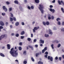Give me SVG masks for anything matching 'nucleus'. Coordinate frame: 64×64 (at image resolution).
Masks as SVG:
<instances>
[{"instance_id": "obj_1", "label": "nucleus", "mask_w": 64, "mask_h": 64, "mask_svg": "<svg viewBox=\"0 0 64 64\" xmlns=\"http://www.w3.org/2000/svg\"><path fill=\"white\" fill-rule=\"evenodd\" d=\"M14 48H12L10 49V53L11 54L13 57H16L18 55V52H17V50L14 51Z\"/></svg>"}, {"instance_id": "obj_2", "label": "nucleus", "mask_w": 64, "mask_h": 64, "mask_svg": "<svg viewBox=\"0 0 64 64\" xmlns=\"http://www.w3.org/2000/svg\"><path fill=\"white\" fill-rule=\"evenodd\" d=\"M7 36L6 34H4L0 36V40H1L2 39L4 38L5 37V39H6L7 38Z\"/></svg>"}, {"instance_id": "obj_3", "label": "nucleus", "mask_w": 64, "mask_h": 64, "mask_svg": "<svg viewBox=\"0 0 64 64\" xmlns=\"http://www.w3.org/2000/svg\"><path fill=\"white\" fill-rule=\"evenodd\" d=\"M38 29H39V26L34 27V28L33 29V32L35 33V32H36V30H37Z\"/></svg>"}, {"instance_id": "obj_4", "label": "nucleus", "mask_w": 64, "mask_h": 64, "mask_svg": "<svg viewBox=\"0 0 64 64\" xmlns=\"http://www.w3.org/2000/svg\"><path fill=\"white\" fill-rule=\"evenodd\" d=\"M43 8H44V7H43V6L42 5L40 4V10L42 14H43V12L44 11L42 9H43Z\"/></svg>"}, {"instance_id": "obj_5", "label": "nucleus", "mask_w": 64, "mask_h": 64, "mask_svg": "<svg viewBox=\"0 0 64 64\" xmlns=\"http://www.w3.org/2000/svg\"><path fill=\"white\" fill-rule=\"evenodd\" d=\"M48 60H50L51 61H53V58L51 56H48Z\"/></svg>"}, {"instance_id": "obj_6", "label": "nucleus", "mask_w": 64, "mask_h": 64, "mask_svg": "<svg viewBox=\"0 0 64 64\" xmlns=\"http://www.w3.org/2000/svg\"><path fill=\"white\" fill-rule=\"evenodd\" d=\"M2 8L3 10L5 11V12H7V9L6 8V7L5 6H3Z\"/></svg>"}, {"instance_id": "obj_7", "label": "nucleus", "mask_w": 64, "mask_h": 64, "mask_svg": "<svg viewBox=\"0 0 64 64\" xmlns=\"http://www.w3.org/2000/svg\"><path fill=\"white\" fill-rule=\"evenodd\" d=\"M50 11H51V12H52V13H54V12H55V10L54 9H52V8H50Z\"/></svg>"}, {"instance_id": "obj_8", "label": "nucleus", "mask_w": 64, "mask_h": 64, "mask_svg": "<svg viewBox=\"0 0 64 64\" xmlns=\"http://www.w3.org/2000/svg\"><path fill=\"white\" fill-rule=\"evenodd\" d=\"M0 25H1V26H3L4 25V22H3L2 21H0Z\"/></svg>"}, {"instance_id": "obj_9", "label": "nucleus", "mask_w": 64, "mask_h": 64, "mask_svg": "<svg viewBox=\"0 0 64 64\" xmlns=\"http://www.w3.org/2000/svg\"><path fill=\"white\" fill-rule=\"evenodd\" d=\"M48 31L49 32H50V33H49V34H50V35H52V34H53V33L51 32V30H49Z\"/></svg>"}, {"instance_id": "obj_10", "label": "nucleus", "mask_w": 64, "mask_h": 64, "mask_svg": "<svg viewBox=\"0 0 64 64\" xmlns=\"http://www.w3.org/2000/svg\"><path fill=\"white\" fill-rule=\"evenodd\" d=\"M40 43H42V44H44V40H40Z\"/></svg>"}, {"instance_id": "obj_11", "label": "nucleus", "mask_w": 64, "mask_h": 64, "mask_svg": "<svg viewBox=\"0 0 64 64\" xmlns=\"http://www.w3.org/2000/svg\"><path fill=\"white\" fill-rule=\"evenodd\" d=\"M35 2L36 3H39V0H34Z\"/></svg>"}, {"instance_id": "obj_12", "label": "nucleus", "mask_w": 64, "mask_h": 64, "mask_svg": "<svg viewBox=\"0 0 64 64\" xmlns=\"http://www.w3.org/2000/svg\"><path fill=\"white\" fill-rule=\"evenodd\" d=\"M24 34H25V32L24 31H22L20 33L21 35H23Z\"/></svg>"}, {"instance_id": "obj_13", "label": "nucleus", "mask_w": 64, "mask_h": 64, "mask_svg": "<svg viewBox=\"0 0 64 64\" xmlns=\"http://www.w3.org/2000/svg\"><path fill=\"white\" fill-rule=\"evenodd\" d=\"M7 46L8 49H10V45L9 44H8L7 45Z\"/></svg>"}, {"instance_id": "obj_14", "label": "nucleus", "mask_w": 64, "mask_h": 64, "mask_svg": "<svg viewBox=\"0 0 64 64\" xmlns=\"http://www.w3.org/2000/svg\"><path fill=\"white\" fill-rule=\"evenodd\" d=\"M14 3H15V4H18L19 3L18 1H17V0L14 1Z\"/></svg>"}, {"instance_id": "obj_15", "label": "nucleus", "mask_w": 64, "mask_h": 64, "mask_svg": "<svg viewBox=\"0 0 64 64\" xmlns=\"http://www.w3.org/2000/svg\"><path fill=\"white\" fill-rule=\"evenodd\" d=\"M0 55L2 57H4L5 56V55H4V54H2V53H0Z\"/></svg>"}, {"instance_id": "obj_16", "label": "nucleus", "mask_w": 64, "mask_h": 64, "mask_svg": "<svg viewBox=\"0 0 64 64\" xmlns=\"http://www.w3.org/2000/svg\"><path fill=\"white\" fill-rule=\"evenodd\" d=\"M28 46L29 48H31L32 50H33V46H31L30 45H28Z\"/></svg>"}, {"instance_id": "obj_17", "label": "nucleus", "mask_w": 64, "mask_h": 64, "mask_svg": "<svg viewBox=\"0 0 64 64\" xmlns=\"http://www.w3.org/2000/svg\"><path fill=\"white\" fill-rule=\"evenodd\" d=\"M19 24V23L18 22H16L15 24L16 26H18Z\"/></svg>"}, {"instance_id": "obj_18", "label": "nucleus", "mask_w": 64, "mask_h": 64, "mask_svg": "<svg viewBox=\"0 0 64 64\" xmlns=\"http://www.w3.org/2000/svg\"><path fill=\"white\" fill-rule=\"evenodd\" d=\"M25 60H24V64H27V61H26Z\"/></svg>"}, {"instance_id": "obj_19", "label": "nucleus", "mask_w": 64, "mask_h": 64, "mask_svg": "<svg viewBox=\"0 0 64 64\" xmlns=\"http://www.w3.org/2000/svg\"><path fill=\"white\" fill-rule=\"evenodd\" d=\"M10 21H11V22H12L13 20V18H12L11 17L10 18Z\"/></svg>"}, {"instance_id": "obj_20", "label": "nucleus", "mask_w": 64, "mask_h": 64, "mask_svg": "<svg viewBox=\"0 0 64 64\" xmlns=\"http://www.w3.org/2000/svg\"><path fill=\"white\" fill-rule=\"evenodd\" d=\"M12 10V7H11L10 8H9V12H10Z\"/></svg>"}, {"instance_id": "obj_21", "label": "nucleus", "mask_w": 64, "mask_h": 64, "mask_svg": "<svg viewBox=\"0 0 64 64\" xmlns=\"http://www.w3.org/2000/svg\"><path fill=\"white\" fill-rule=\"evenodd\" d=\"M6 3L7 5H9L10 4V2H6Z\"/></svg>"}, {"instance_id": "obj_22", "label": "nucleus", "mask_w": 64, "mask_h": 64, "mask_svg": "<svg viewBox=\"0 0 64 64\" xmlns=\"http://www.w3.org/2000/svg\"><path fill=\"white\" fill-rule=\"evenodd\" d=\"M31 60L32 61H33V62H34L35 61V60H34V59L33 58V57H32L31 58Z\"/></svg>"}, {"instance_id": "obj_23", "label": "nucleus", "mask_w": 64, "mask_h": 64, "mask_svg": "<svg viewBox=\"0 0 64 64\" xmlns=\"http://www.w3.org/2000/svg\"><path fill=\"white\" fill-rule=\"evenodd\" d=\"M19 49L20 51H21V50H22V48L21 46H19Z\"/></svg>"}, {"instance_id": "obj_24", "label": "nucleus", "mask_w": 64, "mask_h": 64, "mask_svg": "<svg viewBox=\"0 0 64 64\" xmlns=\"http://www.w3.org/2000/svg\"><path fill=\"white\" fill-rule=\"evenodd\" d=\"M31 40V38H27V40L28 41H30Z\"/></svg>"}, {"instance_id": "obj_25", "label": "nucleus", "mask_w": 64, "mask_h": 64, "mask_svg": "<svg viewBox=\"0 0 64 64\" xmlns=\"http://www.w3.org/2000/svg\"><path fill=\"white\" fill-rule=\"evenodd\" d=\"M13 20H14V21H16V18L14 17L13 18Z\"/></svg>"}, {"instance_id": "obj_26", "label": "nucleus", "mask_w": 64, "mask_h": 64, "mask_svg": "<svg viewBox=\"0 0 64 64\" xmlns=\"http://www.w3.org/2000/svg\"><path fill=\"white\" fill-rule=\"evenodd\" d=\"M45 36L46 37H49V35L46 34L45 35Z\"/></svg>"}, {"instance_id": "obj_27", "label": "nucleus", "mask_w": 64, "mask_h": 64, "mask_svg": "<svg viewBox=\"0 0 64 64\" xmlns=\"http://www.w3.org/2000/svg\"><path fill=\"white\" fill-rule=\"evenodd\" d=\"M39 53H36V57H38V55H39Z\"/></svg>"}, {"instance_id": "obj_28", "label": "nucleus", "mask_w": 64, "mask_h": 64, "mask_svg": "<svg viewBox=\"0 0 64 64\" xmlns=\"http://www.w3.org/2000/svg\"><path fill=\"white\" fill-rule=\"evenodd\" d=\"M46 24L47 25H48L49 24V22H46Z\"/></svg>"}, {"instance_id": "obj_29", "label": "nucleus", "mask_w": 64, "mask_h": 64, "mask_svg": "<svg viewBox=\"0 0 64 64\" xmlns=\"http://www.w3.org/2000/svg\"><path fill=\"white\" fill-rule=\"evenodd\" d=\"M54 45L53 44H52L51 45V47H52V49H54V47H53Z\"/></svg>"}, {"instance_id": "obj_30", "label": "nucleus", "mask_w": 64, "mask_h": 64, "mask_svg": "<svg viewBox=\"0 0 64 64\" xmlns=\"http://www.w3.org/2000/svg\"><path fill=\"white\" fill-rule=\"evenodd\" d=\"M61 10L62 11L63 13H64V9H63V8H61Z\"/></svg>"}, {"instance_id": "obj_31", "label": "nucleus", "mask_w": 64, "mask_h": 64, "mask_svg": "<svg viewBox=\"0 0 64 64\" xmlns=\"http://www.w3.org/2000/svg\"><path fill=\"white\" fill-rule=\"evenodd\" d=\"M58 3L59 5H61V2L59 0L58 1Z\"/></svg>"}, {"instance_id": "obj_32", "label": "nucleus", "mask_w": 64, "mask_h": 64, "mask_svg": "<svg viewBox=\"0 0 64 64\" xmlns=\"http://www.w3.org/2000/svg\"><path fill=\"white\" fill-rule=\"evenodd\" d=\"M30 8L32 9H34V6H31Z\"/></svg>"}, {"instance_id": "obj_33", "label": "nucleus", "mask_w": 64, "mask_h": 64, "mask_svg": "<svg viewBox=\"0 0 64 64\" xmlns=\"http://www.w3.org/2000/svg\"><path fill=\"white\" fill-rule=\"evenodd\" d=\"M19 36V34H16V37H18Z\"/></svg>"}, {"instance_id": "obj_34", "label": "nucleus", "mask_w": 64, "mask_h": 64, "mask_svg": "<svg viewBox=\"0 0 64 64\" xmlns=\"http://www.w3.org/2000/svg\"><path fill=\"white\" fill-rule=\"evenodd\" d=\"M58 25H61V23L60 22V21H58Z\"/></svg>"}, {"instance_id": "obj_35", "label": "nucleus", "mask_w": 64, "mask_h": 64, "mask_svg": "<svg viewBox=\"0 0 64 64\" xmlns=\"http://www.w3.org/2000/svg\"><path fill=\"white\" fill-rule=\"evenodd\" d=\"M60 46H61V44H58V48H59V47H60Z\"/></svg>"}, {"instance_id": "obj_36", "label": "nucleus", "mask_w": 64, "mask_h": 64, "mask_svg": "<svg viewBox=\"0 0 64 64\" xmlns=\"http://www.w3.org/2000/svg\"><path fill=\"white\" fill-rule=\"evenodd\" d=\"M2 16H5V13H2Z\"/></svg>"}, {"instance_id": "obj_37", "label": "nucleus", "mask_w": 64, "mask_h": 64, "mask_svg": "<svg viewBox=\"0 0 64 64\" xmlns=\"http://www.w3.org/2000/svg\"><path fill=\"white\" fill-rule=\"evenodd\" d=\"M3 27L2 26H0V29H3Z\"/></svg>"}, {"instance_id": "obj_38", "label": "nucleus", "mask_w": 64, "mask_h": 64, "mask_svg": "<svg viewBox=\"0 0 64 64\" xmlns=\"http://www.w3.org/2000/svg\"><path fill=\"white\" fill-rule=\"evenodd\" d=\"M44 50L45 51H46V50H47V47H45Z\"/></svg>"}, {"instance_id": "obj_39", "label": "nucleus", "mask_w": 64, "mask_h": 64, "mask_svg": "<svg viewBox=\"0 0 64 64\" xmlns=\"http://www.w3.org/2000/svg\"><path fill=\"white\" fill-rule=\"evenodd\" d=\"M61 2L63 4V5H64V2H63V1L61 0Z\"/></svg>"}, {"instance_id": "obj_40", "label": "nucleus", "mask_w": 64, "mask_h": 64, "mask_svg": "<svg viewBox=\"0 0 64 64\" xmlns=\"http://www.w3.org/2000/svg\"><path fill=\"white\" fill-rule=\"evenodd\" d=\"M59 20H60V18H58L56 19V20L57 21H58Z\"/></svg>"}, {"instance_id": "obj_41", "label": "nucleus", "mask_w": 64, "mask_h": 64, "mask_svg": "<svg viewBox=\"0 0 64 64\" xmlns=\"http://www.w3.org/2000/svg\"><path fill=\"white\" fill-rule=\"evenodd\" d=\"M10 14H11V15H10L11 17H13V14H12V13H10Z\"/></svg>"}, {"instance_id": "obj_42", "label": "nucleus", "mask_w": 64, "mask_h": 64, "mask_svg": "<svg viewBox=\"0 0 64 64\" xmlns=\"http://www.w3.org/2000/svg\"><path fill=\"white\" fill-rule=\"evenodd\" d=\"M45 50H42V53H44V52H45Z\"/></svg>"}, {"instance_id": "obj_43", "label": "nucleus", "mask_w": 64, "mask_h": 64, "mask_svg": "<svg viewBox=\"0 0 64 64\" xmlns=\"http://www.w3.org/2000/svg\"><path fill=\"white\" fill-rule=\"evenodd\" d=\"M61 31H62L63 32H64V28H63L61 30Z\"/></svg>"}, {"instance_id": "obj_44", "label": "nucleus", "mask_w": 64, "mask_h": 64, "mask_svg": "<svg viewBox=\"0 0 64 64\" xmlns=\"http://www.w3.org/2000/svg\"><path fill=\"white\" fill-rule=\"evenodd\" d=\"M43 24L44 25H46V23H45V22H43Z\"/></svg>"}, {"instance_id": "obj_45", "label": "nucleus", "mask_w": 64, "mask_h": 64, "mask_svg": "<svg viewBox=\"0 0 64 64\" xmlns=\"http://www.w3.org/2000/svg\"><path fill=\"white\" fill-rule=\"evenodd\" d=\"M24 36H21V38L22 39H24Z\"/></svg>"}, {"instance_id": "obj_46", "label": "nucleus", "mask_w": 64, "mask_h": 64, "mask_svg": "<svg viewBox=\"0 0 64 64\" xmlns=\"http://www.w3.org/2000/svg\"><path fill=\"white\" fill-rule=\"evenodd\" d=\"M36 41H37V40L34 39V42H36Z\"/></svg>"}, {"instance_id": "obj_47", "label": "nucleus", "mask_w": 64, "mask_h": 64, "mask_svg": "<svg viewBox=\"0 0 64 64\" xmlns=\"http://www.w3.org/2000/svg\"><path fill=\"white\" fill-rule=\"evenodd\" d=\"M31 37H33V34H31Z\"/></svg>"}, {"instance_id": "obj_48", "label": "nucleus", "mask_w": 64, "mask_h": 64, "mask_svg": "<svg viewBox=\"0 0 64 64\" xmlns=\"http://www.w3.org/2000/svg\"><path fill=\"white\" fill-rule=\"evenodd\" d=\"M28 9H29L30 10V9H31V8H30V6H28Z\"/></svg>"}, {"instance_id": "obj_49", "label": "nucleus", "mask_w": 64, "mask_h": 64, "mask_svg": "<svg viewBox=\"0 0 64 64\" xmlns=\"http://www.w3.org/2000/svg\"><path fill=\"white\" fill-rule=\"evenodd\" d=\"M22 25H24V22H22Z\"/></svg>"}, {"instance_id": "obj_50", "label": "nucleus", "mask_w": 64, "mask_h": 64, "mask_svg": "<svg viewBox=\"0 0 64 64\" xmlns=\"http://www.w3.org/2000/svg\"><path fill=\"white\" fill-rule=\"evenodd\" d=\"M50 7L51 8H53V6L52 5H51L50 6Z\"/></svg>"}, {"instance_id": "obj_51", "label": "nucleus", "mask_w": 64, "mask_h": 64, "mask_svg": "<svg viewBox=\"0 0 64 64\" xmlns=\"http://www.w3.org/2000/svg\"><path fill=\"white\" fill-rule=\"evenodd\" d=\"M45 54L46 55H48V52H45Z\"/></svg>"}, {"instance_id": "obj_52", "label": "nucleus", "mask_w": 64, "mask_h": 64, "mask_svg": "<svg viewBox=\"0 0 64 64\" xmlns=\"http://www.w3.org/2000/svg\"><path fill=\"white\" fill-rule=\"evenodd\" d=\"M20 45L21 46L22 45V42H20L19 43Z\"/></svg>"}, {"instance_id": "obj_53", "label": "nucleus", "mask_w": 64, "mask_h": 64, "mask_svg": "<svg viewBox=\"0 0 64 64\" xmlns=\"http://www.w3.org/2000/svg\"><path fill=\"white\" fill-rule=\"evenodd\" d=\"M47 56H48L47 55H45L44 57H45V58H47Z\"/></svg>"}, {"instance_id": "obj_54", "label": "nucleus", "mask_w": 64, "mask_h": 64, "mask_svg": "<svg viewBox=\"0 0 64 64\" xmlns=\"http://www.w3.org/2000/svg\"><path fill=\"white\" fill-rule=\"evenodd\" d=\"M52 3H55V0H53L52 2Z\"/></svg>"}, {"instance_id": "obj_55", "label": "nucleus", "mask_w": 64, "mask_h": 64, "mask_svg": "<svg viewBox=\"0 0 64 64\" xmlns=\"http://www.w3.org/2000/svg\"><path fill=\"white\" fill-rule=\"evenodd\" d=\"M55 58L56 60H57V59H58V57L57 56H56Z\"/></svg>"}, {"instance_id": "obj_56", "label": "nucleus", "mask_w": 64, "mask_h": 64, "mask_svg": "<svg viewBox=\"0 0 64 64\" xmlns=\"http://www.w3.org/2000/svg\"><path fill=\"white\" fill-rule=\"evenodd\" d=\"M12 36H14V33H12L11 34Z\"/></svg>"}, {"instance_id": "obj_57", "label": "nucleus", "mask_w": 64, "mask_h": 64, "mask_svg": "<svg viewBox=\"0 0 64 64\" xmlns=\"http://www.w3.org/2000/svg\"><path fill=\"white\" fill-rule=\"evenodd\" d=\"M61 58V57H59V59L60 61H61V58Z\"/></svg>"}, {"instance_id": "obj_58", "label": "nucleus", "mask_w": 64, "mask_h": 64, "mask_svg": "<svg viewBox=\"0 0 64 64\" xmlns=\"http://www.w3.org/2000/svg\"><path fill=\"white\" fill-rule=\"evenodd\" d=\"M54 16H52V19H54Z\"/></svg>"}, {"instance_id": "obj_59", "label": "nucleus", "mask_w": 64, "mask_h": 64, "mask_svg": "<svg viewBox=\"0 0 64 64\" xmlns=\"http://www.w3.org/2000/svg\"><path fill=\"white\" fill-rule=\"evenodd\" d=\"M26 53V51H24V53H23V54H25Z\"/></svg>"}, {"instance_id": "obj_60", "label": "nucleus", "mask_w": 64, "mask_h": 64, "mask_svg": "<svg viewBox=\"0 0 64 64\" xmlns=\"http://www.w3.org/2000/svg\"><path fill=\"white\" fill-rule=\"evenodd\" d=\"M10 28H13V26H12V25H10Z\"/></svg>"}, {"instance_id": "obj_61", "label": "nucleus", "mask_w": 64, "mask_h": 64, "mask_svg": "<svg viewBox=\"0 0 64 64\" xmlns=\"http://www.w3.org/2000/svg\"><path fill=\"white\" fill-rule=\"evenodd\" d=\"M35 46L36 47H38V45L36 44Z\"/></svg>"}, {"instance_id": "obj_62", "label": "nucleus", "mask_w": 64, "mask_h": 64, "mask_svg": "<svg viewBox=\"0 0 64 64\" xmlns=\"http://www.w3.org/2000/svg\"><path fill=\"white\" fill-rule=\"evenodd\" d=\"M39 6V7H38V8L40 10V4Z\"/></svg>"}, {"instance_id": "obj_63", "label": "nucleus", "mask_w": 64, "mask_h": 64, "mask_svg": "<svg viewBox=\"0 0 64 64\" xmlns=\"http://www.w3.org/2000/svg\"><path fill=\"white\" fill-rule=\"evenodd\" d=\"M43 62H40V64H43Z\"/></svg>"}, {"instance_id": "obj_64", "label": "nucleus", "mask_w": 64, "mask_h": 64, "mask_svg": "<svg viewBox=\"0 0 64 64\" xmlns=\"http://www.w3.org/2000/svg\"><path fill=\"white\" fill-rule=\"evenodd\" d=\"M38 64H40V61L38 62Z\"/></svg>"}]
</instances>
